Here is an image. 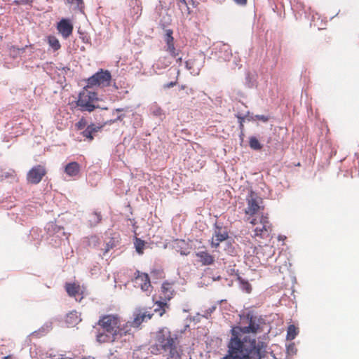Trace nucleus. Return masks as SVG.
I'll return each instance as SVG.
<instances>
[{"label": "nucleus", "instance_id": "nucleus-40", "mask_svg": "<svg viewBox=\"0 0 359 359\" xmlns=\"http://www.w3.org/2000/svg\"><path fill=\"white\" fill-rule=\"evenodd\" d=\"M21 4H27L29 2V0H20Z\"/></svg>", "mask_w": 359, "mask_h": 359}, {"label": "nucleus", "instance_id": "nucleus-38", "mask_svg": "<svg viewBox=\"0 0 359 359\" xmlns=\"http://www.w3.org/2000/svg\"><path fill=\"white\" fill-rule=\"evenodd\" d=\"M24 50H25V48L20 49V48H15V47H14V46H13V47L11 48V52H14V53H15V52H16V51H18V52H19V51L24 52Z\"/></svg>", "mask_w": 359, "mask_h": 359}, {"label": "nucleus", "instance_id": "nucleus-24", "mask_svg": "<svg viewBox=\"0 0 359 359\" xmlns=\"http://www.w3.org/2000/svg\"><path fill=\"white\" fill-rule=\"evenodd\" d=\"M145 244L146 243L144 241L139 238H135L134 245L135 247V250L139 255L143 254Z\"/></svg>", "mask_w": 359, "mask_h": 359}, {"label": "nucleus", "instance_id": "nucleus-25", "mask_svg": "<svg viewBox=\"0 0 359 359\" xmlns=\"http://www.w3.org/2000/svg\"><path fill=\"white\" fill-rule=\"evenodd\" d=\"M156 308L154 309V312L158 313L160 316H162L165 313V309L168 308V305L166 302H156Z\"/></svg>", "mask_w": 359, "mask_h": 359}, {"label": "nucleus", "instance_id": "nucleus-21", "mask_svg": "<svg viewBox=\"0 0 359 359\" xmlns=\"http://www.w3.org/2000/svg\"><path fill=\"white\" fill-rule=\"evenodd\" d=\"M201 64L196 59H189L186 62V67L190 70L191 74L198 75L201 70Z\"/></svg>", "mask_w": 359, "mask_h": 359}, {"label": "nucleus", "instance_id": "nucleus-19", "mask_svg": "<svg viewBox=\"0 0 359 359\" xmlns=\"http://www.w3.org/2000/svg\"><path fill=\"white\" fill-rule=\"evenodd\" d=\"M65 320L69 327H74L81 320V318L78 312L72 311L67 314Z\"/></svg>", "mask_w": 359, "mask_h": 359}, {"label": "nucleus", "instance_id": "nucleus-5", "mask_svg": "<svg viewBox=\"0 0 359 359\" xmlns=\"http://www.w3.org/2000/svg\"><path fill=\"white\" fill-rule=\"evenodd\" d=\"M90 87L88 85L81 91L78 96V100L76 102V106L81 111L92 112L95 109L99 108L97 102L99 98L95 92L89 90Z\"/></svg>", "mask_w": 359, "mask_h": 359}, {"label": "nucleus", "instance_id": "nucleus-6", "mask_svg": "<svg viewBox=\"0 0 359 359\" xmlns=\"http://www.w3.org/2000/svg\"><path fill=\"white\" fill-rule=\"evenodd\" d=\"M247 207L245 209V213L251 217L260 215L259 212L264 210L262 205V199L257 193L250 190L246 197Z\"/></svg>", "mask_w": 359, "mask_h": 359}, {"label": "nucleus", "instance_id": "nucleus-4", "mask_svg": "<svg viewBox=\"0 0 359 359\" xmlns=\"http://www.w3.org/2000/svg\"><path fill=\"white\" fill-rule=\"evenodd\" d=\"M249 222L255 226L253 237L267 238L272 231V224L269 219L268 215L263 212L261 215L248 218Z\"/></svg>", "mask_w": 359, "mask_h": 359}, {"label": "nucleus", "instance_id": "nucleus-1", "mask_svg": "<svg viewBox=\"0 0 359 359\" xmlns=\"http://www.w3.org/2000/svg\"><path fill=\"white\" fill-rule=\"evenodd\" d=\"M241 326H236L231 330V337L228 343V353L234 355V357H243L248 351L264 350L266 345L263 341H256L249 334H256L263 331L264 324L261 317L248 313L241 319Z\"/></svg>", "mask_w": 359, "mask_h": 359}, {"label": "nucleus", "instance_id": "nucleus-29", "mask_svg": "<svg viewBox=\"0 0 359 359\" xmlns=\"http://www.w3.org/2000/svg\"><path fill=\"white\" fill-rule=\"evenodd\" d=\"M238 280L241 283L242 289L243 290H245L246 292L250 293L252 290V286L248 283V281L245 280L244 279H242L241 278H238Z\"/></svg>", "mask_w": 359, "mask_h": 359}, {"label": "nucleus", "instance_id": "nucleus-16", "mask_svg": "<svg viewBox=\"0 0 359 359\" xmlns=\"http://www.w3.org/2000/svg\"><path fill=\"white\" fill-rule=\"evenodd\" d=\"M173 283L164 282L161 286V298L165 301L170 300L175 295Z\"/></svg>", "mask_w": 359, "mask_h": 359}, {"label": "nucleus", "instance_id": "nucleus-41", "mask_svg": "<svg viewBox=\"0 0 359 359\" xmlns=\"http://www.w3.org/2000/svg\"><path fill=\"white\" fill-rule=\"evenodd\" d=\"M122 119H123V116L121 115V116H118L116 120L113 121V122H115L117 120L121 121Z\"/></svg>", "mask_w": 359, "mask_h": 359}, {"label": "nucleus", "instance_id": "nucleus-27", "mask_svg": "<svg viewBox=\"0 0 359 359\" xmlns=\"http://www.w3.org/2000/svg\"><path fill=\"white\" fill-rule=\"evenodd\" d=\"M249 145L251 149L254 150H260L262 149V145L255 137H250L249 138Z\"/></svg>", "mask_w": 359, "mask_h": 359}, {"label": "nucleus", "instance_id": "nucleus-34", "mask_svg": "<svg viewBox=\"0 0 359 359\" xmlns=\"http://www.w3.org/2000/svg\"><path fill=\"white\" fill-rule=\"evenodd\" d=\"M237 118H238L239 120V127H240V129L241 130H243V128H244V124H243V122H244V117L240 116V115H238L237 116Z\"/></svg>", "mask_w": 359, "mask_h": 359}, {"label": "nucleus", "instance_id": "nucleus-9", "mask_svg": "<svg viewBox=\"0 0 359 359\" xmlns=\"http://www.w3.org/2000/svg\"><path fill=\"white\" fill-rule=\"evenodd\" d=\"M135 286L140 287L144 292H149L152 287L147 273L137 271L134 280Z\"/></svg>", "mask_w": 359, "mask_h": 359}, {"label": "nucleus", "instance_id": "nucleus-11", "mask_svg": "<svg viewBox=\"0 0 359 359\" xmlns=\"http://www.w3.org/2000/svg\"><path fill=\"white\" fill-rule=\"evenodd\" d=\"M197 262L202 266H209L215 264V257L207 250H200L195 253Z\"/></svg>", "mask_w": 359, "mask_h": 359}, {"label": "nucleus", "instance_id": "nucleus-17", "mask_svg": "<svg viewBox=\"0 0 359 359\" xmlns=\"http://www.w3.org/2000/svg\"><path fill=\"white\" fill-rule=\"evenodd\" d=\"M102 128L103 126H97L95 123H91L86 127L81 133V135L89 141H92L94 139L95 133L100 131Z\"/></svg>", "mask_w": 359, "mask_h": 359}, {"label": "nucleus", "instance_id": "nucleus-10", "mask_svg": "<svg viewBox=\"0 0 359 359\" xmlns=\"http://www.w3.org/2000/svg\"><path fill=\"white\" fill-rule=\"evenodd\" d=\"M165 32L164 40L166 43L165 50L168 52L172 57H176L179 55V51L175 46L174 38L172 36L173 31L171 29H167Z\"/></svg>", "mask_w": 359, "mask_h": 359}, {"label": "nucleus", "instance_id": "nucleus-2", "mask_svg": "<svg viewBox=\"0 0 359 359\" xmlns=\"http://www.w3.org/2000/svg\"><path fill=\"white\" fill-rule=\"evenodd\" d=\"M97 325L102 330L95 336L100 344L114 343L122 337L131 334L129 322L123 323L121 318L116 313L100 316Z\"/></svg>", "mask_w": 359, "mask_h": 359}, {"label": "nucleus", "instance_id": "nucleus-39", "mask_svg": "<svg viewBox=\"0 0 359 359\" xmlns=\"http://www.w3.org/2000/svg\"><path fill=\"white\" fill-rule=\"evenodd\" d=\"M13 4H15V5H21V2H20V0H15L13 1Z\"/></svg>", "mask_w": 359, "mask_h": 359}, {"label": "nucleus", "instance_id": "nucleus-43", "mask_svg": "<svg viewBox=\"0 0 359 359\" xmlns=\"http://www.w3.org/2000/svg\"><path fill=\"white\" fill-rule=\"evenodd\" d=\"M102 109H105L106 110V109H107V107H104V108H102Z\"/></svg>", "mask_w": 359, "mask_h": 359}, {"label": "nucleus", "instance_id": "nucleus-8", "mask_svg": "<svg viewBox=\"0 0 359 359\" xmlns=\"http://www.w3.org/2000/svg\"><path fill=\"white\" fill-rule=\"evenodd\" d=\"M47 171L45 166L37 165L32 167L27 173V181L32 184H37L42 180L46 175Z\"/></svg>", "mask_w": 359, "mask_h": 359}, {"label": "nucleus", "instance_id": "nucleus-14", "mask_svg": "<svg viewBox=\"0 0 359 359\" xmlns=\"http://www.w3.org/2000/svg\"><path fill=\"white\" fill-rule=\"evenodd\" d=\"M65 287L68 295L74 297L76 301L81 302L83 299V292L79 284L67 283Z\"/></svg>", "mask_w": 359, "mask_h": 359}, {"label": "nucleus", "instance_id": "nucleus-37", "mask_svg": "<svg viewBox=\"0 0 359 359\" xmlns=\"http://www.w3.org/2000/svg\"><path fill=\"white\" fill-rule=\"evenodd\" d=\"M183 5H184V6H185L187 8V9L189 10V8L187 7V3H186L185 0H179V1H178V6H179L180 8H182V6Z\"/></svg>", "mask_w": 359, "mask_h": 359}, {"label": "nucleus", "instance_id": "nucleus-30", "mask_svg": "<svg viewBox=\"0 0 359 359\" xmlns=\"http://www.w3.org/2000/svg\"><path fill=\"white\" fill-rule=\"evenodd\" d=\"M67 3L72 5H75L81 11H83L84 8V2L83 0H67Z\"/></svg>", "mask_w": 359, "mask_h": 359}, {"label": "nucleus", "instance_id": "nucleus-42", "mask_svg": "<svg viewBox=\"0 0 359 359\" xmlns=\"http://www.w3.org/2000/svg\"><path fill=\"white\" fill-rule=\"evenodd\" d=\"M123 109H116V111H122Z\"/></svg>", "mask_w": 359, "mask_h": 359}, {"label": "nucleus", "instance_id": "nucleus-23", "mask_svg": "<svg viewBox=\"0 0 359 359\" xmlns=\"http://www.w3.org/2000/svg\"><path fill=\"white\" fill-rule=\"evenodd\" d=\"M299 330L294 325H290L287 327L286 338L287 340H293L298 334Z\"/></svg>", "mask_w": 359, "mask_h": 359}, {"label": "nucleus", "instance_id": "nucleus-32", "mask_svg": "<svg viewBox=\"0 0 359 359\" xmlns=\"http://www.w3.org/2000/svg\"><path fill=\"white\" fill-rule=\"evenodd\" d=\"M114 241L112 239H111L109 242L106 243L105 247L103 250V255H105L111 249H112L114 247Z\"/></svg>", "mask_w": 359, "mask_h": 359}, {"label": "nucleus", "instance_id": "nucleus-7", "mask_svg": "<svg viewBox=\"0 0 359 359\" xmlns=\"http://www.w3.org/2000/svg\"><path fill=\"white\" fill-rule=\"evenodd\" d=\"M111 76L109 72L101 69L87 80L88 87L98 86L107 87L110 85Z\"/></svg>", "mask_w": 359, "mask_h": 359}, {"label": "nucleus", "instance_id": "nucleus-18", "mask_svg": "<svg viewBox=\"0 0 359 359\" xmlns=\"http://www.w3.org/2000/svg\"><path fill=\"white\" fill-rule=\"evenodd\" d=\"M262 351V350H258V349L252 350V351H248V353L247 354H243L244 356L241 357V358L234 357V355H232L231 353H228L226 358H229V359H261L262 358V355H261Z\"/></svg>", "mask_w": 359, "mask_h": 359}, {"label": "nucleus", "instance_id": "nucleus-26", "mask_svg": "<svg viewBox=\"0 0 359 359\" xmlns=\"http://www.w3.org/2000/svg\"><path fill=\"white\" fill-rule=\"evenodd\" d=\"M16 178V172L14 170L10 169L8 171H0V180Z\"/></svg>", "mask_w": 359, "mask_h": 359}, {"label": "nucleus", "instance_id": "nucleus-28", "mask_svg": "<svg viewBox=\"0 0 359 359\" xmlns=\"http://www.w3.org/2000/svg\"><path fill=\"white\" fill-rule=\"evenodd\" d=\"M102 220V216L98 212H93L90 215L89 222L91 224V225H96Z\"/></svg>", "mask_w": 359, "mask_h": 359}, {"label": "nucleus", "instance_id": "nucleus-22", "mask_svg": "<svg viewBox=\"0 0 359 359\" xmlns=\"http://www.w3.org/2000/svg\"><path fill=\"white\" fill-rule=\"evenodd\" d=\"M47 41H48L49 46L55 51L58 50L61 47V45H60L58 39L55 36H52V35L48 36L47 37Z\"/></svg>", "mask_w": 359, "mask_h": 359}, {"label": "nucleus", "instance_id": "nucleus-15", "mask_svg": "<svg viewBox=\"0 0 359 359\" xmlns=\"http://www.w3.org/2000/svg\"><path fill=\"white\" fill-rule=\"evenodd\" d=\"M229 238L228 233L225 231H222L221 227H217L212 238L211 247L217 248L219 246V243Z\"/></svg>", "mask_w": 359, "mask_h": 359}, {"label": "nucleus", "instance_id": "nucleus-33", "mask_svg": "<svg viewBox=\"0 0 359 359\" xmlns=\"http://www.w3.org/2000/svg\"><path fill=\"white\" fill-rule=\"evenodd\" d=\"M259 120L263 122H267L269 121V117L264 115H255L254 117H252L250 120Z\"/></svg>", "mask_w": 359, "mask_h": 359}, {"label": "nucleus", "instance_id": "nucleus-3", "mask_svg": "<svg viewBox=\"0 0 359 359\" xmlns=\"http://www.w3.org/2000/svg\"><path fill=\"white\" fill-rule=\"evenodd\" d=\"M155 344L151 346L153 354L166 353V359H180L182 350L179 346L177 335L168 327H162L158 330L154 337Z\"/></svg>", "mask_w": 359, "mask_h": 359}, {"label": "nucleus", "instance_id": "nucleus-35", "mask_svg": "<svg viewBox=\"0 0 359 359\" xmlns=\"http://www.w3.org/2000/svg\"><path fill=\"white\" fill-rule=\"evenodd\" d=\"M177 84V81H171L170 83H168L163 86L164 88H170L173 86H175Z\"/></svg>", "mask_w": 359, "mask_h": 359}, {"label": "nucleus", "instance_id": "nucleus-36", "mask_svg": "<svg viewBox=\"0 0 359 359\" xmlns=\"http://www.w3.org/2000/svg\"><path fill=\"white\" fill-rule=\"evenodd\" d=\"M236 4L240 6H245L248 0H233Z\"/></svg>", "mask_w": 359, "mask_h": 359}, {"label": "nucleus", "instance_id": "nucleus-13", "mask_svg": "<svg viewBox=\"0 0 359 359\" xmlns=\"http://www.w3.org/2000/svg\"><path fill=\"white\" fill-rule=\"evenodd\" d=\"M153 313H150L144 309H140L135 312L134 319L132 323L129 322V324L133 327H138L144 321H147L151 318Z\"/></svg>", "mask_w": 359, "mask_h": 359}, {"label": "nucleus", "instance_id": "nucleus-12", "mask_svg": "<svg viewBox=\"0 0 359 359\" xmlns=\"http://www.w3.org/2000/svg\"><path fill=\"white\" fill-rule=\"evenodd\" d=\"M73 25L68 19H62L57 25L58 32L65 38H68L73 32Z\"/></svg>", "mask_w": 359, "mask_h": 359}, {"label": "nucleus", "instance_id": "nucleus-31", "mask_svg": "<svg viewBox=\"0 0 359 359\" xmlns=\"http://www.w3.org/2000/svg\"><path fill=\"white\" fill-rule=\"evenodd\" d=\"M87 126V121L84 118H81L76 124L75 127L77 130H82Z\"/></svg>", "mask_w": 359, "mask_h": 359}, {"label": "nucleus", "instance_id": "nucleus-20", "mask_svg": "<svg viewBox=\"0 0 359 359\" xmlns=\"http://www.w3.org/2000/svg\"><path fill=\"white\" fill-rule=\"evenodd\" d=\"M80 171V165L77 162L69 163L65 168V173L70 176L74 177L79 174Z\"/></svg>", "mask_w": 359, "mask_h": 359}]
</instances>
